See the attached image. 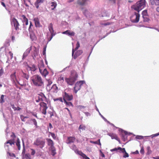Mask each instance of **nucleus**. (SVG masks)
Instances as JSON below:
<instances>
[{
    "label": "nucleus",
    "mask_w": 159,
    "mask_h": 159,
    "mask_svg": "<svg viewBox=\"0 0 159 159\" xmlns=\"http://www.w3.org/2000/svg\"><path fill=\"white\" fill-rule=\"evenodd\" d=\"M81 155L84 158V159H86L87 158H89V157H87L86 155L83 153L81 152Z\"/></svg>",
    "instance_id": "nucleus-48"
},
{
    "label": "nucleus",
    "mask_w": 159,
    "mask_h": 159,
    "mask_svg": "<svg viewBox=\"0 0 159 159\" xmlns=\"http://www.w3.org/2000/svg\"><path fill=\"white\" fill-rule=\"evenodd\" d=\"M78 84L81 87L85 83V81L84 80H81L77 82Z\"/></svg>",
    "instance_id": "nucleus-37"
},
{
    "label": "nucleus",
    "mask_w": 159,
    "mask_h": 159,
    "mask_svg": "<svg viewBox=\"0 0 159 159\" xmlns=\"http://www.w3.org/2000/svg\"><path fill=\"white\" fill-rule=\"evenodd\" d=\"M32 49V46L30 47V48L27 49L24 52L23 54V58H25L30 53V51Z\"/></svg>",
    "instance_id": "nucleus-15"
},
{
    "label": "nucleus",
    "mask_w": 159,
    "mask_h": 159,
    "mask_svg": "<svg viewBox=\"0 0 159 159\" xmlns=\"http://www.w3.org/2000/svg\"><path fill=\"white\" fill-rule=\"evenodd\" d=\"M39 71L42 75L43 76L46 77L48 74V72L46 69H44L43 70L39 67Z\"/></svg>",
    "instance_id": "nucleus-17"
},
{
    "label": "nucleus",
    "mask_w": 159,
    "mask_h": 159,
    "mask_svg": "<svg viewBox=\"0 0 159 159\" xmlns=\"http://www.w3.org/2000/svg\"><path fill=\"white\" fill-rule=\"evenodd\" d=\"M88 12V11L87 10H85L83 11V13L84 15L86 16V13Z\"/></svg>",
    "instance_id": "nucleus-63"
},
{
    "label": "nucleus",
    "mask_w": 159,
    "mask_h": 159,
    "mask_svg": "<svg viewBox=\"0 0 159 159\" xmlns=\"http://www.w3.org/2000/svg\"><path fill=\"white\" fill-rule=\"evenodd\" d=\"M86 128V126L84 125H80L79 128V129L81 131V130H82V131L84 130Z\"/></svg>",
    "instance_id": "nucleus-30"
},
{
    "label": "nucleus",
    "mask_w": 159,
    "mask_h": 159,
    "mask_svg": "<svg viewBox=\"0 0 159 159\" xmlns=\"http://www.w3.org/2000/svg\"><path fill=\"white\" fill-rule=\"evenodd\" d=\"M143 18L144 22H148L149 20V19L147 16H143Z\"/></svg>",
    "instance_id": "nucleus-41"
},
{
    "label": "nucleus",
    "mask_w": 159,
    "mask_h": 159,
    "mask_svg": "<svg viewBox=\"0 0 159 159\" xmlns=\"http://www.w3.org/2000/svg\"><path fill=\"white\" fill-rule=\"evenodd\" d=\"M48 145L50 146L51 150L54 151V143L53 141L50 139L47 138L46 139Z\"/></svg>",
    "instance_id": "nucleus-12"
},
{
    "label": "nucleus",
    "mask_w": 159,
    "mask_h": 159,
    "mask_svg": "<svg viewBox=\"0 0 159 159\" xmlns=\"http://www.w3.org/2000/svg\"><path fill=\"white\" fill-rule=\"evenodd\" d=\"M121 152H122L123 153H125V154L123 156L124 157L126 158V157H129V154L127 153L126 152L125 150V152H124L123 150H121Z\"/></svg>",
    "instance_id": "nucleus-36"
},
{
    "label": "nucleus",
    "mask_w": 159,
    "mask_h": 159,
    "mask_svg": "<svg viewBox=\"0 0 159 159\" xmlns=\"http://www.w3.org/2000/svg\"><path fill=\"white\" fill-rule=\"evenodd\" d=\"M108 135L110 136L112 139H115L118 141H120V139L118 137L116 134L113 133H109Z\"/></svg>",
    "instance_id": "nucleus-20"
},
{
    "label": "nucleus",
    "mask_w": 159,
    "mask_h": 159,
    "mask_svg": "<svg viewBox=\"0 0 159 159\" xmlns=\"http://www.w3.org/2000/svg\"><path fill=\"white\" fill-rule=\"evenodd\" d=\"M64 102L66 103V105L68 106H72L73 107V105L72 103L70 102H67L66 101H64Z\"/></svg>",
    "instance_id": "nucleus-43"
},
{
    "label": "nucleus",
    "mask_w": 159,
    "mask_h": 159,
    "mask_svg": "<svg viewBox=\"0 0 159 159\" xmlns=\"http://www.w3.org/2000/svg\"><path fill=\"white\" fill-rule=\"evenodd\" d=\"M20 140L18 138L17 142L16 143V145L17 146V147H18V149L19 150H20Z\"/></svg>",
    "instance_id": "nucleus-31"
},
{
    "label": "nucleus",
    "mask_w": 159,
    "mask_h": 159,
    "mask_svg": "<svg viewBox=\"0 0 159 159\" xmlns=\"http://www.w3.org/2000/svg\"><path fill=\"white\" fill-rule=\"evenodd\" d=\"M121 150H123L124 152H125V148H121L120 147H118L117 148H116L111 150V151H116L117 150H120L121 151Z\"/></svg>",
    "instance_id": "nucleus-29"
},
{
    "label": "nucleus",
    "mask_w": 159,
    "mask_h": 159,
    "mask_svg": "<svg viewBox=\"0 0 159 159\" xmlns=\"http://www.w3.org/2000/svg\"><path fill=\"white\" fill-rule=\"evenodd\" d=\"M53 100L54 101H59L61 102H62V99L61 98H55L53 99Z\"/></svg>",
    "instance_id": "nucleus-42"
},
{
    "label": "nucleus",
    "mask_w": 159,
    "mask_h": 159,
    "mask_svg": "<svg viewBox=\"0 0 159 159\" xmlns=\"http://www.w3.org/2000/svg\"><path fill=\"white\" fill-rule=\"evenodd\" d=\"M36 127H37V123L36 120L34 119H32L31 120Z\"/></svg>",
    "instance_id": "nucleus-38"
},
{
    "label": "nucleus",
    "mask_w": 159,
    "mask_h": 159,
    "mask_svg": "<svg viewBox=\"0 0 159 159\" xmlns=\"http://www.w3.org/2000/svg\"><path fill=\"white\" fill-rule=\"evenodd\" d=\"M49 133L51 134L52 137L53 139H56V136L55 135L54 133L49 132Z\"/></svg>",
    "instance_id": "nucleus-40"
},
{
    "label": "nucleus",
    "mask_w": 159,
    "mask_h": 159,
    "mask_svg": "<svg viewBox=\"0 0 159 159\" xmlns=\"http://www.w3.org/2000/svg\"><path fill=\"white\" fill-rule=\"evenodd\" d=\"M73 99V96L72 94H69L65 92L63 95V100L64 101L66 100L70 101L72 100Z\"/></svg>",
    "instance_id": "nucleus-10"
},
{
    "label": "nucleus",
    "mask_w": 159,
    "mask_h": 159,
    "mask_svg": "<svg viewBox=\"0 0 159 159\" xmlns=\"http://www.w3.org/2000/svg\"><path fill=\"white\" fill-rule=\"evenodd\" d=\"M11 25H14L15 29L16 30H19L20 24L16 19L14 17L11 20Z\"/></svg>",
    "instance_id": "nucleus-8"
},
{
    "label": "nucleus",
    "mask_w": 159,
    "mask_h": 159,
    "mask_svg": "<svg viewBox=\"0 0 159 159\" xmlns=\"http://www.w3.org/2000/svg\"><path fill=\"white\" fill-rule=\"evenodd\" d=\"M147 10H145L143 11L142 12L143 17V16H147Z\"/></svg>",
    "instance_id": "nucleus-45"
},
{
    "label": "nucleus",
    "mask_w": 159,
    "mask_h": 159,
    "mask_svg": "<svg viewBox=\"0 0 159 159\" xmlns=\"http://www.w3.org/2000/svg\"><path fill=\"white\" fill-rule=\"evenodd\" d=\"M76 47L74 49L75 50H77L80 47V43L78 41L77 43L76 44Z\"/></svg>",
    "instance_id": "nucleus-44"
},
{
    "label": "nucleus",
    "mask_w": 159,
    "mask_h": 159,
    "mask_svg": "<svg viewBox=\"0 0 159 159\" xmlns=\"http://www.w3.org/2000/svg\"><path fill=\"white\" fill-rule=\"evenodd\" d=\"M20 118L21 120L22 121H25V116L23 115H21L20 116Z\"/></svg>",
    "instance_id": "nucleus-49"
},
{
    "label": "nucleus",
    "mask_w": 159,
    "mask_h": 159,
    "mask_svg": "<svg viewBox=\"0 0 159 159\" xmlns=\"http://www.w3.org/2000/svg\"><path fill=\"white\" fill-rule=\"evenodd\" d=\"M100 152L101 156L103 157H104L105 156L104 153L102 152L101 150L100 151Z\"/></svg>",
    "instance_id": "nucleus-56"
},
{
    "label": "nucleus",
    "mask_w": 159,
    "mask_h": 159,
    "mask_svg": "<svg viewBox=\"0 0 159 159\" xmlns=\"http://www.w3.org/2000/svg\"><path fill=\"white\" fill-rule=\"evenodd\" d=\"M30 70L31 71H34L36 70V68L35 66L33 65L32 67H30Z\"/></svg>",
    "instance_id": "nucleus-39"
},
{
    "label": "nucleus",
    "mask_w": 159,
    "mask_h": 159,
    "mask_svg": "<svg viewBox=\"0 0 159 159\" xmlns=\"http://www.w3.org/2000/svg\"><path fill=\"white\" fill-rule=\"evenodd\" d=\"M75 50L73 48L72 50V56L74 59H75L78 57L80 56L83 53V51L82 50H78L74 54V52Z\"/></svg>",
    "instance_id": "nucleus-9"
},
{
    "label": "nucleus",
    "mask_w": 159,
    "mask_h": 159,
    "mask_svg": "<svg viewBox=\"0 0 159 159\" xmlns=\"http://www.w3.org/2000/svg\"><path fill=\"white\" fill-rule=\"evenodd\" d=\"M48 84H47V86H49L51 84H52V80H47Z\"/></svg>",
    "instance_id": "nucleus-47"
},
{
    "label": "nucleus",
    "mask_w": 159,
    "mask_h": 159,
    "mask_svg": "<svg viewBox=\"0 0 159 159\" xmlns=\"http://www.w3.org/2000/svg\"><path fill=\"white\" fill-rule=\"evenodd\" d=\"M57 82L59 84H63L64 82V78L63 77L60 76L58 78Z\"/></svg>",
    "instance_id": "nucleus-27"
},
{
    "label": "nucleus",
    "mask_w": 159,
    "mask_h": 159,
    "mask_svg": "<svg viewBox=\"0 0 159 159\" xmlns=\"http://www.w3.org/2000/svg\"><path fill=\"white\" fill-rule=\"evenodd\" d=\"M3 73V70L2 69L0 70V76H1Z\"/></svg>",
    "instance_id": "nucleus-57"
},
{
    "label": "nucleus",
    "mask_w": 159,
    "mask_h": 159,
    "mask_svg": "<svg viewBox=\"0 0 159 159\" xmlns=\"http://www.w3.org/2000/svg\"><path fill=\"white\" fill-rule=\"evenodd\" d=\"M140 15L139 12H135L130 17L131 21L134 23H137L139 20Z\"/></svg>",
    "instance_id": "nucleus-7"
},
{
    "label": "nucleus",
    "mask_w": 159,
    "mask_h": 159,
    "mask_svg": "<svg viewBox=\"0 0 159 159\" xmlns=\"http://www.w3.org/2000/svg\"><path fill=\"white\" fill-rule=\"evenodd\" d=\"M51 150L52 151V153H53V155H54L56 153V152H55L56 150L55 149V147H54V151H53L52 150Z\"/></svg>",
    "instance_id": "nucleus-60"
},
{
    "label": "nucleus",
    "mask_w": 159,
    "mask_h": 159,
    "mask_svg": "<svg viewBox=\"0 0 159 159\" xmlns=\"http://www.w3.org/2000/svg\"><path fill=\"white\" fill-rule=\"evenodd\" d=\"M145 0H140L134 5H133L132 8L138 12L143 8L145 5Z\"/></svg>",
    "instance_id": "nucleus-3"
},
{
    "label": "nucleus",
    "mask_w": 159,
    "mask_h": 159,
    "mask_svg": "<svg viewBox=\"0 0 159 159\" xmlns=\"http://www.w3.org/2000/svg\"><path fill=\"white\" fill-rule=\"evenodd\" d=\"M78 77L77 72L73 70L70 72V76L68 77L65 78V80L68 85L72 86L75 84Z\"/></svg>",
    "instance_id": "nucleus-1"
},
{
    "label": "nucleus",
    "mask_w": 159,
    "mask_h": 159,
    "mask_svg": "<svg viewBox=\"0 0 159 159\" xmlns=\"http://www.w3.org/2000/svg\"><path fill=\"white\" fill-rule=\"evenodd\" d=\"M62 34H66L70 36H74L75 34L74 32L73 31L70 32V30H67L63 32Z\"/></svg>",
    "instance_id": "nucleus-18"
},
{
    "label": "nucleus",
    "mask_w": 159,
    "mask_h": 159,
    "mask_svg": "<svg viewBox=\"0 0 159 159\" xmlns=\"http://www.w3.org/2000/svg\"><path fill=\"white\" fill-rule=\"evenodd\" d=\"M87 0H77V4L80 6H84L86 4Z\"/></svg>",
    "instance_id": "nucleus-16"
},
{
    "label": "nucleus",
    "mask_w": 159,
    "mask_h": 159,
    "mask_svg": "<svg viewBox=\"0 0 159 159\" xmlns=\"http://www.w3.org/2000/svg\"><path fill=\"white\" fill-rule=\"evenodd\" d=\"M34 53L32 55V57H33V58L34 59L36 57V56H37L38 55V50L37 49L36 47L34 46Z\"/></svg>",
    "instance_id": "nucleus-24"
},
{
    "label": "nucleus",
    "mask_w": 159,
    "mask_h": 159,
    "mask_svg": "<svg viewBox=\"0 0 159 159\" xmlns=\"http://www.w3.org/2000/svg\"><path fill=\"white\" fill-rule=\"evenodd\" d=\"M49 128L50 129H51L53 128L52 126L51 123H49Z\"/></svg>",
    "instance_id": "nucleus-59"
},
{
    "label": "nucleus",
    "mask_w": 159,
    "mask_h": 159,
    "mask_svg": "<svg viewBox=\"0 0 159 159\" xmlns=\"http://www.w3.org/2000/svg\"><path fill=\"white\" fill-rule=\"evenodd\" d=\"M45 144V140L42 137L37 138L34 143V145L41 149H42L44 147Z\"/></svg>",
    "instance_id": "nucleus-4"
},
{
    "label": "nucleus",
    "mask_w": 159,
    "mask_h": 159,
    "mask_svg": "<svg viewBox=\"0 0 159 159\" xmlns=\"http://www.w3.org/2000/svg\"><path fill=\"white\" fill-rule=\"evenodd\" d=\"M24 157L25 159H31V157L29 154H25L24 156Z\"/></svg>",
    "instance_id": "nucleus-34"
},
{
    "label": "nucleus",
    "mask_w": 159,
    "mask_h": 159,
    "mask_svg": "<svg viewBox=\"0 0 159 159\" xmlns=\"http://www.w3.org/2000/svg\"><path fill=\"white\" fill-rule=\"evenodd\" d=\"M21 71L22 73V77L26 80H28L29 78V75L24 73L23 70H22Z\"/></svg>",
    "instance_id": "nucleus-28"
},
{
    "label": "nucleus",
    "mask_w": 159,
    "mask_h": 159,
    "mask_svg": "<svg viewBox=\"0 0 159 159\" xmlns=\"http://www.w3.org/2000/svg\"><path fill=\"white\" fill-rule=\"evenodd\" d=\"M31 150L32 151V152L31 153V155H34L35 153V151L34 149H31Z\"/></svg>",
    "instance_id": "nucleus-50"
},
{
    "label": "nucleus",
    "mask_w": 159,
    "mask_h": 159,
    "mask_svg": "<svg viewBox=\"0 0 159 159\" xmlns=\"http://www.w3.org/2000/svg\"><path fill=\"white\" fill-rule=\"evenodd\" d=\"M46 47H45L43 48V54L44 55L46 54Z\"/></svg>",
    "instance_id": "nucleus-51"
},
{
    "label": "nucleus",
    "mask_w": 159,
    "mask_h": 159,
    "mask_svg": "<svg viewBox=\"0 0 159 159\" xmlns=\"http://www.w3.org/2000/svg\"><path fill=\"white\" fill-rule=\"evenodd\" d=\"M11 106L12 107V108L14 109V111H16L17 110V108L16 107H15V106L14 104H11Z\"/></svg>",
    "instance_id": "nucleus-52"
},
{
    "label": "nucleus",
    "mask_w": 159,
    "mask_h": 159,
    "mask_svg": "<svg viewBox=\"0 0 159 159\" xmlns=\"http://www.w3.org/2000/svg\"><path fill=\"white\" fill-rule=\"evenodd\" d=\"M81 87L78 84L77 82L75 84V87H74V90L75 93H77V91L80 90Z\"/></svg>",
    "instance_id": "nucleus-23"
},
{
    "label": "nucleus",
    "mask_w": 159,
    "mask_h": 159,
    "mask_svg": "<svg viewBox=\"0 0 159 159\" xmlns=\"http://www.w3.org/2000/svg\"><path fill=\"white\" fill-rule=\"evenodd\" d=\"M1 4L6 9H7V8H6V6L5 4V3L3 2H1Z\"/></svg>",
    "instance_id": "nucleus-58"
},
{
    "label": "nucleus",
    "mask_w": 159,
    "mask_h": 159,
    "mask_svg": "<svg viewBox=\"0 0 159 159\" xmlns=\"http://www.w3.org/2000/svg\"><path fill=\"white\" fill-rule=\"evenodd\" d=\"M4 95H2L1 96L0 102L2 104L5 102V100H4Z\"/></svg>",
    "instance_id": "nucleus-33"
},
{
    "label": "nucleus",
    "mask_w": 159,
    "mask_h": 159,
    "mask_svg": "<svg viewBox=\"0 0 159 159\" xmlns=\"http://www.w3.org/2000/svg\"><path fill=\"white\" fill-rule=\"evenodd\" d=\"M32 115L34 116H35L37 118H38V117L37 116V114L35 113H32Z\"/></svg>",
    "instance_id": "nucleus-62"
},
{
    "label": "nucleus",
    "mask_w": 159,
    "mask_h": 159,
    "mask_svg": "<svg viewBox=\"0 0 159 159\" xmlns=\"http://www.w3.org/2000/svg\"><path fill=\"white\" fill-rule=\"evenodd\" d=\"M140 152L141 153H144V150L143 148H141L140 151Z\"/></svg>",
    "instance_id": "nucleus-61"
},
{
    "label": "nucleus",
    "mask_w": 159,
    "mask_h": 159,
    "mask_svg": "<svg viewBox=\"0 0 159 159\" xmlns=\"http://www.w3.org/2000/svg\"><path fill=\"white\" fill-rule=\"evenodd\" d=\"M15 139H10L4 143V147H7L8 148H9V145L11 146L12 145H15Z\"/></svg>",
    "instance_id": "nucleus-11"
},
{
    "label": "nucleus",
    "mask_w": 159,
    "mask_h": 159,
    "mask_svg": "<svg viewBox=\"0 0 159 159\" xmlns=\"http://www.w3.org/2000/svg\"><path fill=\"white\" fill-rule=\"evenodd\" d=\"M39 105L40 106V109L42 113L46 115L47 113L46 110L48 108L47 104L43 102H42L40 103Z\"/></svg>",
    "instance_id": "nucleus-6"
},
{
    "label": "nucleus",
    "mask_w": 159,
    "mask_h": 159,
    "mask_svg": "<svg viewBox=\"0 0 159 159\" xmlns=\"http://www.w3.org/2000/svg\"><path fill=\"white\" fill-rule=\"evenodd\" d=\"M30 38L32 39V40H34V39L35 38V36L34 35L32 37V35H30Z\"/></svg>",
    "instance_id": "nucleus-64"
},
{
    "label": "nucleus",
    "mask_w": 159,
    "mask_h": 159,
    "mask_svg": "<svg viewBox=\"0 0 159 159\" xmlns=\"http://www.w3.org/2000/svg\"><path fill=\"white\" fill-rule=\"evenodd\" d=\"M34 22L35 25L36 27H40V24L39 20L38 18L36 17L34 19Z\"/></svg>",
    "instance_id": "nucleus-21"
},
{
    "label": "nucleus",
    "mask_w": 159,
    "mask_h": 159,
    "mask_svg": "<svg viewBox=\"0 0 159 159\" xmlns=\"http://www.w3.org/2000/svg\"><path fill=\"white\" fill-rule=\"evenodd\" d=\"M23 149L22 153L24 154L25 152V145H24V143H23Z\"/></svg>",
    "instance_id": "nucleus-54"
},
{
    "label": "nucleus",
    "mask_w": 159,
    "mask_h": 159,
    "mask_svg": "<svg viewBox=\"0 0 159 159\" xmlns=\"http://www.w3.org/2000/svg\"><path fill=\"white\" fill-rule=\"evenodd\" d=\"M22 18V21L23 23H25L26 25L28 24V20L27 18L24 15H22L21 16Z\"/></svg>",
    "instance_id": "nucleus-22"
},
{
    "label": "nucleus",
    "mask_w": 159,
    "mask_h": 159,
    "mask_svg": "<svg viewBox=\"0 0 159 159\" xmlns=\"http://www.w3.org/2000/svg\"><path fill=\"white\" fill-rule=\"evenodd\" d=\"M9 54L10 56L11 57V58H12L13 55V53L11 51H10L9 52Z\"/></svg>",
    "instance_id": "nucleus-55"
},
{
    "label": "nucleus",
    "mask_w": 159,
    "mask_h": 159,
    "mask_svg": "<svg viewBox=\"0 0 159 159\" xmlns=\"http://www.w3.org/2000/svg\"><path fill=\"white\" fill-rule=\"evenodd\" d=\"M33 27V25L32 22L31 21H30V25L28 29L29 31H32Z\"/></svg>",
    "instance_id": "nucleus-35"
},
{
    "label": "nucleus",
    "mask_w": 159,
    "mask_h": 159,
    "mask_svg": "<svg viewBox=\"0 0 159 159\" xmlns=\"http://www.w3.org/2000/svg\"><path fill=\"white\" fill-rule=\"evenodd\" d=\"M11 137L13 138V139H14L16 137V136L15 135V134L13 132H12V134L11 135Z\"/></svg>",
    "instance_id": "nucleus-53"
},
{
    "label": "nucleus",
    "mask_w": 159,
    "mask_h": 159,
    "mask_svg": "<svg viewBox=\"0 0 159 159\" xmlns=\"http://www.w3.org/2000/svg\"><path fill=\"white\" fill-rule=\"evenodd\" d=\"M45 0H37L34 3V5L37 9L39 7V6L41 3L43 2Z\"/></svg>",
    "instance_id": "nucleus-19"
},
{
    "label": "nucleus",
    "mask_w": 159,
    "mask_h": 159,
    "mask_svg": "<svg viewBox=\"0 0 159 159\" xmlns=\"http://www.w3.org/2000/svg\"><path fill=\"white\" fill-rule=\"evenodd\" d=\"M48 28L51 34L50 36H49L48 35H47L48 40L49 42L52 39L53 37L56 34V33L54 32L53 25L52 23H51L49 25Z\"/></svg>",
    "instance_id": "nucleus-5"
},
{
    "label": "nucleus",
    "mask_w": 159,
    "mask_h": 159,
    "mask_svg": "<svg viewBox=\"0 0 159 159\" xmlns=\"http://www.w3.org/2000/svg\"><path fill=\"white\" fill-rule=\"evenodd\" d=\"M51 9L52 10H53L57 6V3L56 2H51Z\"/></svg>",
    "instance_id": "nucleus-32"
},
{
    "label": "nucleus",
    "mask_w": 159,
    "mask_h": 159,
    "mask_svg": "<svg viewBox=\"0 0 159 159\" xmlns=\"http://www.w3.org/2000/svg\"><path fill=\"white\" fill-rule=\"evenodd\" d=\"M33 84L36 87H41L44 85V82L42 77L39 75H35L31 78Z\"/></svg>",
    "instance_id": "nucleus-2"
},
{
    "label": "nucleus",
    "mask_w": 159,
    "mask_h": 159,
    "mask_svg": "<svg viewBox=\"0 0 159 159\" xmlns=\"http://www.w3.org/2000/svg\"><path fill=\"white\" fill-rule=\"evenodd\" d=\"M16 72H15L13 73L10 75V78L11 81L14 84H16V81H17L16 76Z\"/></svg>",
    "instance_id": "nucleus-13"
},
{
    "label": "nucleus",
    "mask_w": 159,
    "mask_h": 159,
    "mask_svg": "<svg viewBox=\"0 0 159 159\" xmlns=\"http://www.w3.org/2000/svg\"><path fill=\"white\" fill-rule=\"evenodd\" d=\"M52 90L54 93H57L58 92V88L56 84H54L52 87Z\"/></svg>",
    "instance_id": "nucleus-25"
},
{
    "label": "nucleus",
    "mask_w": 159,
    "mask_h": 159,
    "mask_svg": "<svg viewBox=\"0 0 159 159\" xmlns=\"http://www.w3.org/2000/svg\"><path fill=\"white\" fill-rule=\"evenodd\" d=\"M75 138L74 137H68L66 140V143L67 144L74 143L75 141Z\"/></svg>",
    "instance_id": "nucleus-14"
},
{
    "label": "nucleus",
    "mask_w": 159,
    "mask_h": 159,
    "mask_svg": "<svg viewBox=\"0 0 159 159\" xmlns=\"http://www.w3.org/2000/svg\"><path fill=\"white\" fill-rule=\"evenodd\" d=\"M7 154H8V155L10 157H16V155L13 153H11L9 152H7Z\"/></svg>",
    "instance_id": "nucleus-46"
},
{
    "label": "nucleus",
    "mask_w": 159,
    "mask_h": 159,
    "mask_svg": "<svg viewBox=\"0 0 159 159\" xmlns=\"http://www.w3.org/2000/svg\"><path fill=\"white\" fill-rule=\"evenodd\" d=\"M150 2L152 5H159V0H150Z\"/></svg>",
    "instance_id": "nucleus-26"
}]
</instances>
